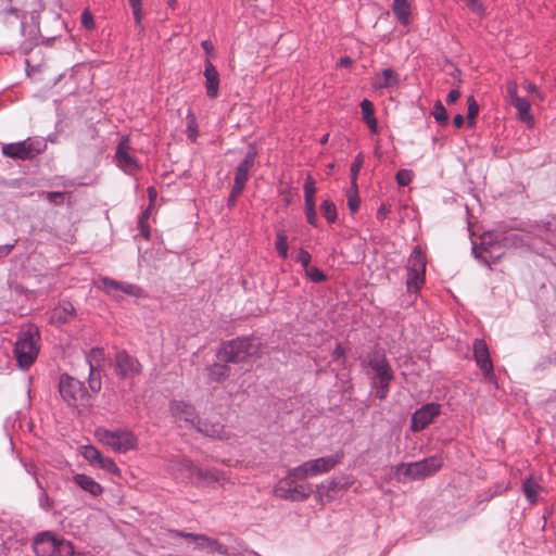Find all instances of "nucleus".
I'll list each match as a JSON object with an SVG mask.
<instances>
[{"label":"nucleus","mask_w":556,"mask_h":556,"mask_svg":"<svg viewBox=\"0 0 556 556\" xmlns=\"http://www.w3.org/2000/svg\"><path fill=\"white\" fill-rule=\"evenodd\" d=\"M443 462L441 454H433L422 459L403 462L394 468V477L402 483L426 479L440 470Z\"/></svg>","instance_id":"1"},{"label":"nucleus","mask_w":556,"mask_h":556,"mask_svg":"<svg viewBox=\"0 0 556 556\" xmlns=\"http://www.w3.org/2000/svg\"><path fill=\"white\" fill-rule=\"evenodd\" d=\"M367 365L375 372V376L371 378V387L377 389L375 395L382 401L390 392L394 371L384 353L380 352L374 353L369 357Z\"/></svg>","instance_id":"2"},{"label":"nucleus","mask_w":556,"mask_h":556,"mask_svg":"<svg viewBox=\"0 0 556 556\" xmlns=\"http://www.w3.org/2000/svg\"><path fill=\"white\" fill-rule=\"evenodd\" d=\"M305 478L294 476V469L281 479L274 489L276 497L291 502H303L314 493V486L305 482Z\"/></svg>","instance_id":"3"},{"label":"nucleus","mask_w":556,"mask_h":556,"mask_svg":"<svg viewBox=\"0 0 556 556\" xmlns=\"http://www.w3.org/2000/svg\"><path fill=\"white\" fill-rule=\"evenodd\" d=\"M47 148L46 142L40 138H26L25 140L5 143L2 147V155L12 160H33L41 154Z\"/></svg>","instance_id":"4"},{"label":"nucleus","mask_w":556,"mask_h":556,"mask_svg":"<svg viewBox=\"0 0 556 556\" xmlns=\"http://www.w3.org/2000/svg\"><path fill=\"white\" fill-rule=\"evenodd\" d=\"M34 551L38 556H73L74 546L70 541L56 538L50 532L37 535Z\"/></svg>","instance_id":"5"},{"label":"nucleus","mask_w":556,"mask_h":556,"mask_svg":"<svg viewBox=\"0 0 556 556\" xmlns=\"http://www.w3.org/2000/svg\"><path fill=\"white\" fill-rule=\"evenodd\" d=\"M96 437L104 446L111 447L114 452H127L138 448V440L129 430L98 429Z\"/></svg>","instance_id":"6"},{"label":"nucleus","mask_w":556,"mask_h":556,"mask_svg":"<svg viewBox=\"0 0 556 556\" xmlns=\"http://www.w3.org/2000/svg\"><path fill=\"white\" fill-rule=\"evenodd\" d=\"M254 352L251 339L248 337L229 340L217 350L216 357L225 363H241Z\"/></svg>","instance_id":"7"},{"label":"nucleus","mask_w":556,"mask_h":556,"mask_svg":"<svg viewBox=\"0 0 556 556\" xmlns=\"http://www.w3.org/2000/svg\"><path fill=\"white\" fill-rule=\"evenodd\" d=\"M59 393L62 400L70 407H78L85 405L89 397L84 382L68 375H62L60 377Z\"/></svg>","instance_id":"8"},{"label":"nucleus","mask_w":556,"mask_h":556,"mask_svg":"<svg viewBox=\"0 0 556 556\" xmlns=\"http://www.w3.org/2000/svg\"><path fill=\"white\" fill-rule=\"evenodd\" d=\"M37 338L38 330L29 328L16 341L14 354L21 367L28 368L35 362L39 352Z\"/></svg>","instance_id":"9"},{"label":"nucleus","mask_w":556,"mask_h":556,"mask_svg":"<svg viewBox=\"0 0 556 556\" xmlns=\"http://www.w3.org/2000/svg\"><path fill=\"white\" fill-rule=\"evenodd\" d=\"M426 264L427 261L424 252L420 247L416 245L413 249L406 265V287L408 292L417 293L422 287L425 282Z\"/></svg>","instance_id":"10"},{"label":"nucleus","mask_w":556,"mask_h":556,"mask_svg":"<svg viewBox=\"0 0 556 556\" xmlns=\"http://www.w3.org/2000/svg\"><path fill=\"white\" fill-rule=\"evenodd\" d=\"M340 462L338 455H328L305 462L294 468V476L298 478H313L331 470Z\"/></svg>","instance_id":"11"},{"label":"nucleus","mask_w":556,"mask_h":556,"mask_svg":"<svg viewBox=\"0 0 556 556\" xmlns=\"http://www.w3.org/2000/svg\"><path fill=\"white\" fill-rule=\"evenodd\" d=\"M472 352L476 364L482 371L484 378L489 381H493L495 376L486 342L480 338L475 339L472 343Z\"/></svg>","instance_id":"12"},{"label":"nucleus","mask_w":556,"mask_h":556,"mask_svg":"<svg viewBox=\"0 0 556 556\" xmlns=\"http://www.w3.org/2000/svg\"><path fill=\"white\" fill-rule=\"evenodd\" d=\"M114 371L121 379L134 378L141 370V365L130 354L125 351H118L114 358Z\"/></svg>","instance_id":"13"},{"label":"nucleus","mask_w":556,"mask_h":556,"mask_svg":"<svg viewBox=\"0 0 556 556\" xmlns=\"http://www.w3.org/2000/svg\"><path fill=\"white\" fill-rule=\"evenodd\" d=\"M441 413V405L438 403H427L414 412L410 419V429L414 432L427 428L435 417Z\"/></svg>","instance_id":"14"},{"label":"nucleus","mask_w":556,"mask_h":556,"mask_svg":"<svg viewBox=\"0 0 556 556\" xmlns=\"http://www.w3.org/2000/svg\"><path fill=\"white\" fill-rule=\"evenodd\" d=\"M169 409L176 421L184 422L185 427L195 429L198 417L193 405L184 401L170 402Z\"/></svg>","instance_id":"15"},{"label":"nucleus","mask_w":556,"mask_h":556,"mask_svg":"<svg viewBox=\"0 0 556 556\" xmlns=\"http://www.w3.org/2000/svg\"><path fill=\"white\" fill-rule=\"evenodd\" d=\"M128 137H123L116 148L115 161L117 166L127 174H132L139 169L138 161L129 153Z\"/></svg>","instance_id":"16"},{"label":"nucleus","mask_w":556,"mask_h":556,"mask_svg":"<svg viewBox=\"0 0 556 556\" xmlns=\"http://www.w3.org/2000/svg\"><path fill=\"white\" fill-rule=\"evenodd\" d=\"M101 289L109 295L114 296V292H122L135 298H139L142 294V289L137 285L117 281L109 277L100 278Z\"/></svg>","instance_id":"17"},{"label":"nucleus","mask_w":556,"mask_h":556,"mask_svg":"<svg viewBox=\"0 0 556 556\" xmlns=\"http://www.w3.org/2000/svg\"><path fill=\"white\" fill-rule=\"evenodd\" d=\"M257 151L254 147H250L243 160L239 163L235 172L233 185L245 188L250 177V170L254 166Z\"/></svg>","instance_id":"18"},{"label":"nucleus","mask_w":556,"mask_h":556,"mask_svg":"<svg viewBox=\"0 0 556 556\" xmlns=\"http://www.w3.org/2000/svg\"><path fill=\"white\" fill-rule=\"evenodd\" d=\"M76 316V309L72 302L67 300L60 301L50 313V323L53 325H64Z\"/></svg>","instance_id":"19"},{"label":"nucleus","mask_w":556,"mask_h":556,"mask_svg":"<svg viewBox=\"0 0 556 556\" xmlns=\"http://www.w3.org/2000/svg\"><path fill=\"white\" fill-rule=\"evenodd\" d=\"M194 476L201 482H203L207 486H224L226 482L229 481V477L216 469L203 470L201 468H197L194 470Z\"/></svg>","instance_id":"20"},{"label":"nucleus","mask_w":556,"mask_h":556,"mask_svg":"<svg viewBox=\"0 0 556 556\" xmlns=\"http://www.w3.org/2000/svg\"><path fill=\"white\" fill-rule=\"evenodd\" d=\"M87 460L94 468H100L114 476L121 477V469L114 459L106 454H87Z\"/></svg>","instance_id":"21"},{"label":"nucleus","mask_w":556,"mask_h":556,"mask_svg":"<svg viewBox=\"0 0 556 556\" xmlns=\"http://www.w3.org/2000/svg\"><path fill=\"white\" fill-rule=\"evenodd\" d=\"M204 77L207 97L210 99H216L219 90V74L210 61L205 63Z\"/></svg>","instance_id":"22"},{"label":"nucleus","mask_w":556,"mask_h":556,"mask_svg":"<svg viewBox=\"0 0 556 556\" xmlns=\"http://www.w3.org/2000/svg\"><path fill=\"white\" fill-rule=\"evenodd\" d=\"M195 430L203 435L214 438V439H224L225 438V429L224 426L219 421H211L208 419H200L197 422Z\"/></svg>","instance_id":"23"},{"label":"nucleus","mask_w":556,"mask_h":556,"mask_svg":"<svg viewBox=\"0 0 556 556\" xmlns=\"http://www.w3.org/2000/svg\"><path fill=\"white\" fill-rule=\"evenodd\" d=\"M73 481L77 484L81 490L88 492L92 496H98L102 494L103 488L91 477L86 476L84 473H75L73 476Z\"/></svg>","instance_id":"24"},{"label":"nucleus","mask_w":556,"mask_h":556,"mask_svg":"<svg viewBox=\"0 0 556 556\" xmlns=\"http://www.w3.org/2000/svg\"><path fill=\"white\" fill-rule=\"evenodd\" d=\"M207 382H223L230 376V367L225 362L214 363L206 368Z\"/></svg>","instance_id":"25"},{"label":"nucleus","mask_w":556,"mask_h":556,"mask_svg":"<svg viewBox=\"0 0 556 556\" xmlns=\"http://www.w3.org/2000/svg\"><path fill=\"white\" fill-rule=\"evenodd\" d=\"M400 83V75L392 68H384L381 76L374 79L372 87L375 89H387L394 87Z\"/></svg>","instance_id":"26"},{"label":"nucleus","mask_w":556,"mask_h":556,"mask_svg":"<svg viewBox=\"0 0 556 556\" xmlns=\"http://www.w3.org/2000/svg\"><path fill=\"white\" fill-rule=\"evenodd\" d=\"M343 485H341L336 480H330L326 483H321L316 488V493L318 496V500L321 504L325 502H330L336 497V493L338 490L342 489Z\"/></svg>","instance_id":"27"},{"label":"nucleus","mask_w":556,"mask_h":556,"mask_svg":"<svg viewBox=\"0 0 556 556\" xmlns=\"http://www.w3.org/2000/svg\"><path fill=\"white\" fill-rule=\"evenodd\" d=\"M361 109L363 114V121L368 126L371 134L378 132V122L375 117L374 104L368 99H364L361 102Z\"/></svg>","instance_id":"28"},{"label":"nucleus","mask_w":556,"mask_h":556,"mask_svg":"<svg viewBox=\"0 0 556 556\" xmlns=\"http://www.w3.org/2000/svg\"><path fill=\"white\" fill-rule=\"evenodd\" d=\"M392 11L402 25H409L412 8L408 0H394Z\"/></svg>","instance_id":"29"},{"label":"nucleus","mask_w":556,"mask_h":556,"mask_svg":"<svg viewBox=\"0 0 556 556\" xmlns=\"http://www.w3.org/2000/svg\"><path fill=\"white\" fill-rule=\"evenodd\" d=\"M197 547L201 549H206L210 553H218L225 555L227 549L218 543L217 540L208 538L204 534H200L195 536Z\"/></svg>","instance_id":"30"},{"label":"nucleus","mask_w":556,"mask_h":556,"mask_svg":"<svg viewBox=\"0 0 556 556\" xmlns=\"http://www.w3.org/2000/svg\"><path fill=\"white\" fill-rule=\"evenodd\" d=\"M104 361V350L101 348H92L86 353V362L89 365V370H97Z\"/></svg>","instance_id":"31"},{"label":"nucleus","mask_w":556,"mask_h":556,"mask_svg":"<svg viewBox=\"0 0 556 556\" xmlns=\"http://www.w3.org/2000/svg\"><path fill=\"white\" fill-rule=\"evenodd\" d=\"M304 190V204H316L315 202V194L317 192L315 180L311 175H307V177L304 180L303 185Z\"/></svg>","instance_id":"32"},{"label":"nucleus","mask_w":556,"mask_h":556,"mask_svg":"<svg viewBox=\"0 0 556 556\" xmlns=\"http://www.w3.org/2000/svg\"><path fill=\"white\" fill-rule=\"evenodd\" d=\"M320 212L329 224H332L337 220V207L332 201L328 199L324 200L320 204Z\"/></svg>","instance_id":"33"},{"label":"nucleus","mask_w":556,"mask_h":556,"mask_svg":"<svg viewBox=\"0 0 556 556\" xmlns=\"http://www.w3.org/2000/svg\"><path fill=\"white\" fill-rule=\"evenodd\" d=\"M187 137L191 142H195L199 132V125L195 115L188 111L187 115Z\"/></svg>","instance_id":"34"},{"label":"nucleus","mask_w":556,"mask_h":556,"mask_svg":"<svg viewBox=\"0 0 556 556\" xmlns=\"http://www.w3.org/2000/svg\"><path fill=\"white\" fill-rule=\"evenodd\" d=\"M540 486L536 482L531 479H527L523 482V492L526 497L531 502L535 503L538 500Z\"/></svg>","instance_id":"35"},{"label":"nucleus","mask_w":556,"mask_h":556,"mask_svg":"<svg viewBox=\"0 0 556 556\" xmlns=\"http://www.w3.org/2000/svg\"><path fill=\"white\" fill-rule=\"evenodd\" d=\"M288 249H289L288 237L282 231L277 232L276 250H277L278 255L283 260L287 258L288 257Z\"/></svg>","instance_id":"36"},{"label":"nucleus","mask_w":556,"mask_h":556,"mask_svg":"<svg viewBox=\"0 0 556 556\" xmlns=\"http://www.w3.org/2000/svg\"><path fill=\"white\" fill-rule=\"evenodd\" d=\"M516 110L518 111V114L520 118L525 119L530 114V102L522 97L516 98L514 102L510 103Z\"/></svg>","instance_id":"37"},{"label":"nucleus","mask_w":556,"mask_h":556,"mask_svg":"<svg viewBox=\"0 0 556 556\" xmlns=\"http://www.w3.org/2000/svg\"><path fill=\"white\" fill-rule=\"evenodd\" d=\"M432 115L434 119L441 125L446 124L448 121L447 112L442 102L439 100L433 105Z\"/></svg>","instance_id":"38"},{"label":"nucleus","mask_w":556,"mask_h":556,"mask_svg":"<svg viewBox=\"0 0 556 556\" xmlns=\"http://www.w3.org/2000/svg\"><path fill=\"white\" fill-rule=\"evenodd\" d=\"M479 113V105L473 97L468 98V109H467V119L468 125L472 126L475 124V119Z\"/></svg>","instance_id":"39"},{"label":"nucleus","mask_w":556,"mask_h":556,"mask_svg":"<svg viewBox=\"0 0 556 556\" xmlns=\"http://www.w3.org/2000/svg\"><path fill=\"white\" fill-rule=\"evenodd\" d=\"M305 216L307 223L317 228L318 227V217L316 212V204H305Z\"/></svg>","instance_id":"40"},{"label":"nucleus","mask_w":556,"mask_h":556,"mask_svg":"<svg viewBox=\"0 0 556 556\" xmlns=\"http://www.w3.org/2000/svg\"><path fill=\"white\" fill-rule=\"evenodd\" d=\"M306 276L313 281V282H323L327 279V276L323 270H320L317 267H308L305 269Z\"/></svg>","instance_id":"41"},{"label":"nucleus","mask_w":556,"mask_h":556,"mask_svg":"<svg viewBox=\"0 0 556 556\" xmlns=\"http://www.w3.org/2000/svg\"><path fill=\"white\" fill-rule=\"evenodd\" d=\"M395 178L399 186L405 187L410 184L413 179V172L409 169H400L396 173Z\"/></svg>","instance_id":"42"},{"label":"nucleus","mask_w":556,"mask_h":556,"mask_svg":"<svg viewBox=\"0 0 556 556\" xmlns=\"http://www.w3.org/2000/svg\"><path fill=\"white\" fill-rule=\"evenodd\" d=\"M89 388L92 392L98 393L101 390V378L100 375L97 374V370H89V379H88Z\"/></svg>","instance_id":"43"},{"label":"nucleus","mask_w":556,"mask_h":556,"mask_svg":"<svg viewBox=\"0 0 556 556\" xmlns=\"http://www.w3.org/2000/svg\"><path fill=\"white\" fill-rule=\"evenodd\" d=\"M132 10L134 18L136 24H140L142 21V2L141 0H128Z\"/></svg>","instance_id":"44"},{"label":"nucleus","mask_w":556,"mask_h":556,"mask_svg":"<svg viewBox=\"0 0 556 556\" xmlns=\"http://www.w3.org/2000/svg\"><path fill=\"white\" fill-rule=\"evenodd\" d=\"M348 206L352 213L357 212V210L359 208V198L357 195L356 190L348 191Z\"/></svg>","instance_id":"45"},{"label":"nucleus","mask_w":556,"mask_h":556,"mask_svg":"<svg viewBox=\"0 0 556 556\" xmlns=\"http://www.w3.org/2000/svg\"><path fill=\"white\" fill-rule=\"evenodd\" d=\"M243 190H244V188H242V187H238L236 185L232 186L231 191L227 199V206L229 208H231L236 205L237 199L239 198V195L242 193Z\"/></svg>","instance_id":"46"},{"label":"nucleus","mask_w":556,"mask_h":556,"mask_svg":"<svg viewBox=\"0 0 556 556\" xmlns=\"http://www.w3.org/2000/svg\"><path fill=\"white\" fill-rule=\"evenodd\" d=\"M362 165H363V159H362V155L358 154L354 162L352 163L351 165V178H352V182L355 185V181H356V178H357V175L362 168Z\"/></svg>","instance_id":"47"},{"label":"nucleus","mask_w":556,"mask_h":556,"mask_svg":"<svg viewBox=\"0 0 556 556\" xmlns=\"http://www.w3.org/2000/svg\"><path fill=\"white\" fill-rule=\"evenodd\" d=\"M506 92H507L510 103L514 102L516 98H519L518 86H517L516 81H513V80L507 81Z\"/></svg>","instance_id":"48"},{"label":"nucleus","mask_w":556,"mask_h":556,"mask_svg":"<svg viewBox=\"0 0 556 556\" xmlns=\"http://www.w3.org/2000/svg\"><path fill=\"white\" fill-rule=\"evenodd\" d=\"M311 258V254L307 251L300 249L296 262H299L305 269L309 267Z\"/></svg>","instance_id":"49"},{"label":"nucleus","mask_w":556,"mask_h":556,"mask_svg":"<svg viewBox=\"0 0 556 556\" xmlns=\"http://www.w3.org/2000/svg\"><path fill=\"white\" fill-rule=\"evenodd\" d=\"M81 24L87 29H91L94 27L93 16L88 10H85L81 14Z\"/></svg>","instance_id":"50"},{"label":"nucleus","mask_w":556,"mask_h":556,"mask_svg":"<svg viewBox=\"0 0 556 556\" xmlns=\"http://www.w3.org/2000/svg\"><path fill=\"white\" fill-rule=\"evenodd\" d=\"M332 357L334 361L345 363V349L341 344H337L332 352Z\"/></svg>","instance_id":"51"},{"label":"nucleus","mask_w":556,"mask_h":556,"mask_svg":"<svg viewBox=\"0 0 556 556\" xmlns=\"http://www.w3.org/2000/svg\"><path fill=\"white\" fill-rule=\"evenodd\" d=\"M467 2V7L476 14L483 13V5L479 0H465Z\"/></svg>","instance_id":"52"},{"label":"nucleus","mask_w":556,"mask_h":556,"mask_svg":"<svg viewBox=\"0 0 556 556\" xmlns=\"http://www.w3.org/2000/svg\"><path fill=\"white\" fill-rule=\"evenodd\" d=\"M47 199L53 204H61L64 200V194L62 192H47Z\"/></svg>","instance_id":"53"},{"label":"nucleus","mask_w":556,"mask_h":556,"mask_svg":"<svg viewBox=\"0 0 556 556\" xmlns=\"http://www.w3.org/2000/svg\"><path fill=\"white\" fill-rule=\"evenodd\" d=\"M138 228L140 230V235L146 239H150V227L148 222L138 220Z\"/></svg>","instance_id":"54"},{"label":"nucleus","mask_w":556,"mask_h":556,"mask_svg":"<svg viewBox=\"0 0 556 556\" xmlns=\"http://www.w3.org/2000/svg\"><path fill=\"white\" fill-rule=\"evenodd\" d=\"M138 228L140 230V235L146 239H150V227L148 222L138 220Z\"/></svg>","instance_id":"55"},{"label":"nucleus","mask_w":556,"mask_h":556,"mask_svg":"<svg viewBox=\"0 0 556 556\" xmlns=\"http://www.w3.org/2000/svg\"><path fill=\"white\" fill-rule=\"evenodd\" d=\"M389 213H390V206H388L386 204H381L377 211V218L382 220L388 216Z\"/></svg>","instance_id":"56"},{"label":"nucleus","mask_w":556,"mask_h":556,"mask_svg":"<svg viewBox=\"0 0 556 556\" xmlns=\"http://www.w3.org/2000/svg\"><path fill=\"white\" fill-rule=\"evenodd\" d=\"M525 89L528 91V92H531V93H535L540 99H542V94L538 88V86L533 83H530V81H527L525 84Z\"/></svg>","instance_id":"57"},{"label":"nucleus","mask_w":556,"mask_h":556,"mask_svg":"<svg viewBox=\"0 0 556 556\" xmlns=\"http://www.w3.org/2000/svg\"><path fill=\"white\" fill-rule=\"evenodd\" d=\"M14 249V243L0 245V258L8 256Z\"/></svg>","instance_id":"58"},{"label":"nucleus","mask_w":556,"mask_h":556,"mask_svg":"<svg viewBox=\"0 0 556 556\" xmlns=\"http://www.w3.org/2000/svg\"><path fill=\"white\" fill-rule=\"evenodd\" d=\"M459 97H460L459 90L452 89L447 94L446 101H447V103H454L458 100Z\"/></svg>","instance_id":"59"},{"label":"nucleus","mask_w":556,"mask_h":556,"mask_svg":"<svg viewBox=\"0 0 556 556\" xmlns=\"http://www.w3.org/2000/svg\"><path fill=\"white\" fill-rule=\"evenodd\" d=\"M147 193H148V197H149L150 204L154 205V202H155L156 197H157L156 189L154 187H148Z\"/></svg>","instance_id":"60"},{"label":"nucleus","mask_w":556,"mask_h":556,"mask_svg":"<svg viewBox=\"0 0 556 556\" xmlns=\"http://www.w3.org/2000/svg\"><path fill=\"white\" fill-rule=\"evenodd\" d=\"M176 534L185 538V539H191L195 541V536H199L200 534L189 533V532H182V531H176Z\"/></svg>","instance_id":"61"},{"label":"nucleus","mask_w":556,"mask_h":556,"mask_svg":"<svg viewBox=\"0 0 556 556\" xmlns=\"http://www.w3.org/2000/svg\"><path fill=\"white\" fill-rule=\"evenodd\" d=\"M453 122L455 127L460 128L464 125V116L462 114H457Z\"/></svg>","instance_id":"62"},{"label":"nucleus","mask_w":556,"mask_h":556,"mask_svg":"<svg viewBox=\"0 0 556 556\" xmlns=\"http://www.w3.org/2000/svg\"><path fill=\"white\" fill-rule=\"evenodd\" d=\"M352 64V60L349 56H342L339 61V65L342 67L350 66Z\"/></svg>","instance_id":"63"},{"label":"nucleus","mask_w":556,"mask_h":556,"mask_svg":"<svg viewBox=\"0 0 556 556\" xmlns=\"http://www.w3.org/2000/svg\"><path fill=\"white\" fill-rule=\"evenodd\" d=\"M202 48L208 53L212 51L213 47L212 43L207 40L202 42Z\"/></svg>","instance_id":"64"}]
</instances>
